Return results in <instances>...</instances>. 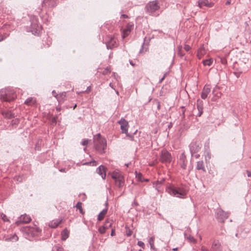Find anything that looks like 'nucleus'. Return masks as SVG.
Instances as JSON below:
<instances>
[{
    "label": "nucleus",
    "instance_id": "a18cd8bd",
    "mask_svg": "<svg viewBox=\"0 0 251 251\" xmlns=\"http://www.w3.org/2000/svg\"><path fill=\"white\" fill-rule=\"evenodd\" d=\"M56 249V251H64V250L63 249H62V248H55Z\"/></svg>",
    "mask_w": 251,
    "mask_h": 251
},
{
    "label": "nucleus",
    "instance_id": "6ab92c4d",
    "mask_svg": "<svg viewBox=\"0 0 251 251\" xmlns=\"http://www.w3.org/2000/svg\"><path fill=\"white\" fill-rule=\"evenodd\" d=\"M98 174L104 179L106 176V168L103 166H100L97 169Z\"/></svg>",
    "mask_w": 251,
    "mask_h": 251
},
{
    "label": "nucleus",
    "instance_id": "a211bd4d",
    "mask_svg": "<svg viewBox=\"0 0 251 251\" xmlns=\"http://www.w3.org/2000/svg\"><path fill=\"white\" fill-rule=\"evenodd\" d=\"M197 106V109L199 111V113L197 116L198 117H201L203 113V101L200 99L198 100Z\"/></svg>",
    "mask_w": 251,
    "mask_h": 251
},
{
    "label": "nucleus",
    "instance_id": "412c9836",
    "mask_svg": "<svg viewBox=\"0 0 251 251\" xmlns=\"http://www.w3.org/2000/svg\"><path fill=\"white\" fill-rule=\"evenodd\" d=\"M62 222V220H55L50 222L49 224V226L51 228L56 227Z\"/></svg>",
    "mask_w": 251,
    "mask_h": 251
},
{
    "label": "nucleus",
    "instance_id": "e2e57ef3",
    "mask_svg": "<svg viewBox=\"0 0 251 251\" xmlns=\"http://www.w3.org/2000/svg\"><path fill=\"white\" fill-rule=\"evenodd\" d=\"M139 251H142L140 250Z\"/></svg>",
    "mask_w": 251,
    "mask_h": 251
},
{
    "label": "nucleus",
    "instance_id": "f257e3e1",
    "mask_svg": "<svg viewBox=\"0 0 251 251\" xmlns=\"http://www.w3.org/2000/svg\"><path fill=\"white\" fill-rule=\"evenodd\" d=\"M166 192L174 197L184 199L186 197L188 190L183 186H176L174 184H171L166 188Z\"/></svg>",
    "mask_w": 251,
    "mask_h": 251
},
{
    "label": "nucleus",
    "instance_id": "5fc2aeb1",
    "mask_svg": "<svg viewBox=\"0 0 251 251\" xmlns=\"http://www.w3.org/2000/svg\"><path fill=\"white\" fill-rule=\"evenodd\" d=\"M221 95V93H219V94H218V93H217V97H218V98L220 97Z\"/></svg>",
    "mask_w": 251,
    "mask_h": 251
},
{
    "label": "nucleus",
    "instance_id": "423d86ee",
    "mask_svg": "<svg viewBox=\"0 0 251 251\" xmlns=\"http://www.w3.org/2000/svg\"><path fill=\"white\" fill-rule=\"evenodd\" d=\"M160 160L162 163H170L172 161L171 154L166 150H162L160 154Z\"/></svg>",
    "mask_w": 251,
    "mask_h": 251
},
{
    "label": "nucleus",
    "instance_id": "c85d7f7f",
    "mask_svg": "<svg viewBox=\"0 0 251 251\" xmlns=\"http://www.w3.org/2000/svg\"><path fill=\"white\" fill-rule=\"evenodd\" d=\"M197 169L198 170H202L203 171H205L203 162L202 161H200L197 162Z\"/></svg>",
    "mask_w": 251,
    "mask_h": 251
},
{
    "label": "nucleus",
    "instance_id": "6e6552de",
    "mask_svg": "<svg viewBox=\"0 0 251 251\" xmlns=\"http://www.w3.org/2000/svg\"><path fill=\"white\" fill-rule=\"evenodd\" d=\"M229 216V214L223 211L221 209H218L216 212L217 218L221 222H224V221L227 219Z\"/></svg>",
    "mask_w": 251,
    "mask_h": 251
},
{
    "label": "nucleus",
    "instance_id": "09e8293b",
    "mask_svg": "<svg viewBox=\"0 0 251 251\" xmlns=\"http://www.w3.org/2000/svg\"><path fill=\"white\" fill-rule=\"evenodd\" d=\"M247 176L249 177H251V173L248 171H247Z\"/></svg>",
    "mask_w": 251,
    "mask_h": 251
},
{
    "label": "nucleus",
    "instance_id": "c03bdc74",
    "mask_svg": "<svg viewBox=\"0 0 251 251\" xmlns=\"http://www.w3.org/2000/svg\"><path fill=\"white\" fill-rule=\"evenodd\" d=\"M138 245L141 247H143L144 245V244L143 242L142 241H138Z\"/></svg>",
    "mask_w": 251,
    "mask_h": 251
},
{
    "label": "nucleus",
    "instance_id": "4468645a",
    "mask_svg": "<svg viewBox=\"0 0 251 251\" xmlns=\"http://www.w3.org/2000/svg\"><path fill=\"white\" fill-rule=\"evenodd\" d=\"M31 220V218L26 214L22 215L19 218V221L16 222L17 225L20 223H28Z\"/></svg>",
    "mask_w": 251,
    "mask_h": 251
},
{
    "label": "nucleus",
    "instance_id": "37998d69",
    "mask_svg": "<svg viewBox=\"0 0 251 251\" xmlns=\"http://www.w3.org/2000/svg\"><path fill=\"white\" fill-rule=\"evenodd\" d=\"M188 239L189 240V241L191 242H195V239L193 237L189 236V237H188Z\"/></svg>",
    "mask_w": 251,
    "mask_h": 251
},
{
    "label": "nucleus",
    "instance_id": "603ef678",
    "mask_svg": "<svg viewBox=\"0 0 251 251\" xmlns=\"http://www.w3.org/2000/svg\"><path fill=\"white\" fill-rule=\"evenodd\" d=\"M52 122L54 123H56V118L53 117L52 120Z\"/></svg>",
    "mask_w": 251,
    "mask_h": 251
},
{
    "label": "nucleus",
    "instance_id": "20e7f679",
    "mask_svg": "<svg viewBox=\"0 0 251 251\" xmlns=\"http://www.w3.org/2000/svg\"><path fill=\"white\" fill-rule=\"evenodd\" d=\"M111 176L115 180L116 185L119 187L124 185L125 183L124 176L120 172L118 171H114L111 174Z\"/></svg>",
    "mask_w": 251,
    "mask_h": 251
},
{
    "label": "nucleus",
    "instance_id": "c756f323",
    "mask_svg": "<svg viewBox=\"0 0 251 251\" xmlns=\"http://www.w3.org/2000/svg\"><path fill=\"white\" fill-rule=\"evenodd\" d=\"M82 203L81 202H78L76 205V208L79 210V212L81 214H84V211L82 209Z\"/></svg>",
    "mask_w": 251,
    "mask_h": 251
},
{
    "label": "nucleus",
    "instance_id": "9b49d317",
    "mask_svg": "<svg viewBox=\"0 0 251 251\" xmlns=\"http://www.w3.org/2000/svg\"><path fill=\"white\" fill-rule=\"evenodd\" d=\"M25 232L32 236H37L40 232V229L36 226L29 227L27 226L25 228Z\"/></svg>",
    "mask_w": 251,
    "mask_h": 251
},
{
    "label": "nucleus",
    "instance_id": "7c9ffc66",
    "mask_svg": "<svg viewBox=\"0 0 251 251\" xmlns=\"http://www.w3.org/2000/svg\"><path fill=\"white\" fill-rule=\"evenodd\" d=\"M213 63V59L210 58L209 59H206L203 61V64L204 66H210Z\"/></svg>",
    "mask_w": 251,
    "mask_h": 251
},
{
    "label": "nucleus",
    "instance_id": "4be33fe9",
    "mask_svg": "<svg viewBox=\"0 0 251 251\" xmlns=\"http://www.w3.org/2000/svg\"><path fill=\"white\" fill-rule=\"evenodd\" d=\"M206 53V50L204 48H200L197 52V56L200 59Z\"/></svg>",
    "mask_w": 251,
    "mask_h": 251
},
{
    "label": "nucleus",
    "instance_id": "b1692460",
    "mask_svg": "<svg viewBox=\"0 0 251 251\" xmlns=\"http://www.w3.org/2000/svg\"><path fill=\"white\" fill-rule=\"evenodd\" d=\"M36 102V100L33 98H28L25 102V103L28 105H34Z\"/></svg>",
    "mask_w": 251,
    "mask_h": 251
},
{
    "label": "nucleus",
    "instance_id": "39448f33",
    "mask_svg": "<svg viewBox=\"0 0 251 251\" xmlns=\"http://www.w3.org/2000/svg\"><path fill=\"white\" fill-rule=\"evenodd\" d=\"M161 0H155L149 2L146 5L147 11L152 14L160 8V2Z\"/></svg>",
    "mask_w": 251,
    "mask_h": 251
},
{
    "label": "nucleus",
    "instance_id": "7ed1b4c3",
    "mask_svg": "<svg viewBox=\"0 0 251 251\" xmlns=\"http://www.w3.org/2000/svg\"><path fill=\"white\" fill-rule=\"evenodd\" d=\"M16 97V94L12 90L3 89L0 92V98L3 101H10L14 100Z\"/></svg>",
    "mask_w": 251,
    "mask_h": 251
},
{
    "label": "nucleus",
    "instance_id": "3c124183",
    "mask_svg": "<svg viewBox=\"0 0 251 251\" xmlns=\"http://www.w3.org/2000/svg\"><path fill=\"white\" fill-rule=\"evenodd\" d=\"M122 17L123 18H128L127 15H125V14H123V15H122Z\"/></svg>",
    "mask_w": 251,
    "mask_h": 251
},
{
    "label": "nucleus",
    "instance_id": "72a5a7b5",
    "mask_svg": "<svg viewBox=\"0 0 251 251\" xmlns=\"http://www.w3.org/2000/svg\"><path fill=\"white\" fill-rule=\"evenodd\" d=\"M0 218H1L4 222H9V220L7 216L3 213H0Z\"/></svg>",
    "mask_w": 251,
    "mask_h": 251
},
{
    "label": "nucleus",
    "instance_id": "4c0bfd02",
    "mask_svg": "<svg viewBox=\"0 0 251 251\" xmlns=\"http://www.w3.org/2000/svg\"><path fill=\"white\" fill-rule=\"evenodd\" d=\"M220 62L223 65H226L227 63L226 59L225 58L220 57Z\"/></svg>",
    "mask_w": 251,
    "mask_h": 251
},
{
    "label": "nucleus",
    "instance_id": "9d476101",
    "mask_svg": "<svg viewBox=\"0 0 251 251\" xmlns=\"http://www.w3.org/2000/svg\"><path fill=\"white\" fill-rule=\"evenodd\" d=\"M134 24L132 23H128L125 28L122 30V36L123 39L126 37L133 29Z\"/></svg>",
    "mask_w": 251,
    "mask_h": 251
},
{
    "label": "nucleus",
    "instance_id": "de8ad7c7",
    "mask_svg": "<svg viewBox=\"0 0 251 251\" xmlns=\"http://www.w3.org/2000/svg\"><path fill=\"white\" fill-rule=\"evenodd\" d=\"M90 91H91V87H90V86H89V87H88L87 89V90L86 91V92L87 93H89Z\"/></svg>",
    "mask_w": 251,
    "mask_h": 251
},
{
    "label": "nucleus",
    "instance_id": "ea45409f",
    "mask_svg": "<svg viewBox=\"0 0 251 251\" xmlns=\"http://www.w3.org/2000/svg\"><path fill=\"white\" fill-rule=\"evenodd\" d=\"M111 71L109 68H106L104 71L103 72V75H107L110 73Z\"/></svg>",
    "mask_w": 251,
    "mask_h": 251
},
{
    "label": "nucleus",
    "instance_id": "bb28decb",
    "mask_svg": "<svg viewBox=\"0 0 251 251\" xmlns=\"http://www.w3.org/2000/svg\"><path fill=\"white\" fill-rule=\"evenodd\" d=\"M66 97V92H63L61 94H60L59 95H58L57 98V100L59 102L63 101L64 99Z\"/></svg>",
    "mask_w": 251,
    "mask_h": 251
},
{
    "label": "nucleus",
    "instance_id": "c9c22d12",
    "mask_svg": "<svg viewBox=\"0 0 251 251\" xmlns=\"http://www.w3.org/2000/svg\"><path fill=\"white\" fill-rule=\"evenodd\" d=\"M149 242L151 246V247L152 248L154 246V238L152 237H151L149 239Z\"/></svg>",
    "mask_w": 251,
    "mask_h": 251
},
{
    "label": "nucleus",
    "instance_id": "13d9d810",
    "mask_svg": "<svg viewBox=\"0 0 251 251\" xmlns=\"http://www.w3.org/2000/svg\"><path fill=\"white\" fill-rule=\"evenodd\" d=\"M76 107V104H75V106H74V108L73 109H75Z\"/></svg>",
    "mask_w": 251,
    "mask_h": 251
},
{
    "label": "nucleus",
    "instance_id": "1a4fd4ad",
    "mask_svg": "<svg viewBox=\"0 0 251 251\" xmlns=\"http://www.w3.org/2000/svg\"><path fill=\"white\" fill-rule=\"evenodd\" d=\"M201 144L199 141H194L191 143L190 149L192 154L198 152L200 150Z\"/></svg>",
    "mask_w": 251,
    "mask_h": 251
},
{
    "label": "nucleus",
    "instance_id": "79ce46f5",
    "mask_svg": "<svg viewBox=\"0 0 251 251\" xmlns=\"http://www.w3.org/2000/svg\"><path fill=\"white\" fill-rule=\"evenodd\" d=\"M184 48L186 51H189L191 49L190 46L188 45H185Z\"/></svg>",
    "mask_w": 251,
    "mask_h": 251
},
{
    "label": "nucleus",
    "instance_id": "ddd939ff",
    "mask_svg": "<svg viewBox=\"0 0 251 251\" xmlns=\"http://www.w3.org/2000/svg\"><path fill=\"white\" fill-rule=\"evenodd\" d=\"M213 5L214 3L209 1L208 0H200L198 1V6L200 8H202L203 6L211 7Z\"/></svg>",
    "mask_w": 251,
    "mask_h": 251
},
{
    "label": "nucleus",
    "instance_id": "864d4df0",
    "mask_svg": "<svg viewBox=\"0 0 251 251\" xmlns=\"http://www.w3.org/2000/svg\"><path fill=\"white\" fill-rule=\"evenodd\" d=\"M143 181L148 182L149 181V180L148 179H145L143 178Z\"/></svg>",
    "mask_w": 251,
    "mask_h": 251
},
{
    "label": "nucleus",
    "instance_id": "dca6fc26",
    "mask_svg": "<svg viewBox=\"0 0 251 251\" xmlns=\"http://www.w3.org/2000/svg\"><path fill=\"white\" fill-rule=\"evenodd\" d=\"M56 0H44L43 6L53 7L56 5Z\"/></svg>",
    "mask_w": 251,
    "mask_h": 251
},
{
    "label": "nucleus",
    "instance_id": "f3484780",
    "mask_svg": "<svg viewBox=\"0 0 251 251\" xmlns=\"http://www.w3.org/2000/svg\"><path fill=\"white\" fill-rule=\"evenodd\" d=\"M179 164L181 167L185 169L186 168V156L184 153H182L179 157Z\"/></svg>",
    "mask_w": 251,
    "mask_h": 251
},
{
    "label": "nucleus",
    "instance_id": "2eb2a0df",
    "mask_svg": "<svg viewBox=\"0 0 251 251\" xmlns=\"http://www.w3.org/2000/svg\"><path fill=\"white\" fill-rule=\"evenodd\" d=\"M211 91V88L209 85H205L202 89V92L201 93V98L202 99H205L208 95L209 94Z\"/></svg>",
    "mask_w": 251,
    "mask_h": 251
},
{
    "label": "nucleus",
    "instance_id": "58836bf2",
    "mask_svg": "<svg viewBox=\"0 0 251 251\" xmlns=\"http://www.w3.org/2000/svg\"><path fill=\"white\" fill-rule=\"evenodd\" d=\"M90 140H89L88 139H83L82 143H81V144L83 145V146H87L88 145V144L89 143Z\"/></svg>",
    "mask_w": 251,
    "mask_h": 251
},
{
    "label": "nucleus",
    "instance_id": "f704fd0d",
    "mask_svg": "<svg viewBox=\"0 0 251 251\" xmlns=\"http://www.w3.org/2000/svg\"><path fill=\"white\" fill-rule=\"evenodd\" d=\"M106 229L104 227V226H102L101 227H100L99 228V231L100 232V233L101 234H103L105 232V231H106Z\"/></svg>",
    "mask_w": 251,
    "mask_h": 251
},
{
    "label": "nucleus",
    "instance_id": "5701e85b",
    "mask_svg": "<svg viewBox=\"0 0 251 251\" xmlns=\"http://www.w3.org/2000/svg\"><path fill=\"white\" fill-rule=\"evenodd\" d=\"M70 232L67 229H64L61 232V239L62 240H66L69 236Z\"/></svg>",
    "mask_w": 251,
    "mask_h": 251
},
{
    "label": "nucleus",
    "instance_id": "f8f14e48",
    "mask_svg": "<svg viewBox=\"0 0 251 251\" xmlns=\"http://www.w3.org/2000/svg\"><path fill=\"white\" fill-rule=\"evenodd\" d=\"M118 123L120 125L122 132L127 133L129 126L128 122L125 119H122Z\"/></svg>",
    "mask_w": 251,
    "mask_h": 251
},
{
    "label": "nucleus",
    "instance_id": "cd10ccee",
    "mask_svg": "<svg viewBox=\"0 0 251 251\" xmlns=\"http://www.w3.org/2000/svg\"><path fill=\"white\" fill-rule=\"evenodd\" d=\"M113 221L111 220L107 219L106 220L103 226L107 229L112 226Z\"/></svg>",
    "mask_w": 251,
    "mask_h": 251
},
{
    "label": "nucleus",
    "instance_id": "f03ea898",
    "mask_svg": "<svg viewBox=\"0 0 251 251\" xmlns=\"http://www.w3.org/2000/svg\"><path fill=\"white\" fill-rule=\"evenodd\" d=\"M94 143L96 150L100 153L104 152L106 147V141L104 138H102L99 133L94 137Z\"/></svg>",
    "mask_w": 251,
    "mask_h": 251
},
{
    "label": "nucleus",
    "instance_id": "473e14b6",
    "mask_svg": "<svg viewBox=\"0 0 251 251\" xmlns=\"http://www.w3.org/2000/svg\"><path fill=\"white\" fill-rule=\"evenodd\" d=\"M136 173V177L137 178L138 180L140 182H143V177L142 174L140 173H137V172H135Z\"/></svg>",
    "mask_w": 251,
    "mask_h": 251
},
{
    "label": "nucleus",
    "instance_id": "49530a36",
    "mask_svg": "<svg viewBox=\"0 0 251 251\" xmlns=\"http://www.w3.org/2000/svg\"><path fill=\"white\" fill-rule=\"evenodd\" d=\"M111 235L112 236L115 235V229H112V231H111Z\"/></svg>",
    "mask_w": 251,
    "mask_h": 251
},
{
    "label": "nucleus",
    "instance_id": "052dcab7",
    "mask_svg": "<svg viewBox=\"0 0 251 251\" xmlns=\"http://www.w3.org/2000/svg\"><path fill=\"white\" fill-rule=\"evenodd\" d=\"M177 248H175V249H173V250H174V251H177Z\"/></svg>",
    "mask_w": 251,
    "mask_h": 251
},
{
    "label": "nucleus",
    "instance_id": "6e6d98bb",
    "mask_svg": "<svg viewBox=\"0 0 251 251\" xmlns=\"http://www.w3.org/2000/svg\"><path fill=\"white\" fill-rule=\"evenodd\" d=\"M130 64L133 66H135L134 64H133L132 61H130Z\"/></svg>",
    "mask_w": 251,
    "mask_h": 251
},
{
    "label": "nucleus",
    "instance_id": "bf43d9fd",
    "mask_svg": "<svg viewBox=\"0 0 251 251\" xmlns=\"http://www.w3.org/2000/svg\"><path fill=\"white\" fill-rule=\"evenodd\" d=\"M216 100V98H213L212 99V100H213V101H215V100Z\"/></svg>",
    "mask_w": 251,
    "mask_h": 251
},
{
    "label": "nucleus",
    "instance_id": "4d7b16f0",
    "mask_svg": "<svg viewBox=\"0 0 251 251\" xmlns=\"http://www.w3.org/2000/svg\"><path fill=\"white\" fill-rule=\"evenodd\" d=\"M216 92V89H214L213 91V93L215 94V93Z\"/></svg>",
    "mask_w": 251,
    "mask_h": 251
},
{
    "label": "nucleus",
    "instance_id": "680f3d73",
    "mask_svg": "<svg viewBox=\"0 0 251 251\" xmlns=\"http://www.w3.org/2000/svg\"><path fill=\"white\" fill-rule=\"evenodd\" d=\"M164 77H165V76H163V77H162V79H161V81L164 79Z\"/></svg>",
    "mask_w": 251,
    "mask_h": 251
},
{
    "label": "nucleus",
    "instance_id": "a878e982",
    "mask_svg": "<svg viewBox=\"0 0 251 251\" xmlns=\"http://www.w3.org/2000/svg\"><path fill=\"white\" fill-rule=\"evenodd\" d=\"M107 213V209L103 210L98 215V220L99 221L102 220Z\"/></svg>",
    "mask_w": 251,
    "mask_h": 251
},
{
    "label": "nucleus",
    "instance_id": "8fccbe9b",
    "mask_svg": "<svg viewBox=\"0 0 251 251\" xmlns=\"http://www.w3.org/2000/svg\"><path fill=\"white\" fill-rule=\"evenodd\" d=\"M231 3V0H228L226 3V5H229Z\"/></svg>",
    "mask_w": 251,
    "mask_h": 251
},
{
    "label": "nucleus",
    "instance_id": "aec40b11",
    "mask_svg": "<svg viewBox=\"0 0 251 251\" xmlns=\"http://www.w3.org/2000/svg\"><path fill=\"white\" fill-rule=\"evenodd\" d=\"M211 249L213 251H221V245L218 241H214L212 245Z\"/></svg>",
    "mask_w": 251,
    "mask_h": 251
},
{
    "label": "nucleus",
    "instance_id": "2f4dec72",
    "mask_svg": "<svg viewBox=\"0 0 251 251\" xmlns=\"http://www.w3.org/2000/svg\"><path fill=\"white\" fill-rule=\"evenodd\" d=\"M164 181V180L162 181H156L154 182H153V187L155 188L156 189H157L158 191H159V185L162 184Z\"/></svg>",
    "mask_w": 251,
    "mask_h": 251
},
{
    "label": "nucleus",
    "instance_id": "a19ab883",
    "mask_svg": "<svg viewBox=\"0 0 251 251\" xmlns=\"http://www.w3.org/2000/svg\"><path fill=\"white\" fill-rule=\"evenodd\" d=\"M200 251H209V250L206 247L202 246L201 247Z\"/></svg>",
    "mask_w": 251,
    "mask_h": 251
},
{
    "label": "nucleus",
    "instance_id": "393cba45",
    "mask_svg": "<svg viewBox=\"0 0 251 251\" xmlns=\"http://www.w3.org/2000/svg\"><path fill=\"white\" fill-rule=\"evenodd\" d=\"M2 114L5 118L7 119H11L14 117V114L9 111H3L2 112Z\"/></svg>",
    "mask_w": 251,
    "mask_h": 251
},
{
    "label": "nucleus",
    "instance_id": "0eeeda50",
    "mask_svg": "<svg viewBox=\"0 0 251 251\" xmlns=\"http://www.w3.org/2000/svg\"><path fill=\"white\" fill-rule=\"evenodd\" d=\"M105 41L108 49L115 48L118 46L117 39L111 36H107L106 38Z\"/></svg>",
    "mask_w": 251,
    "mask_h": 251
},
{
    "label": "nucleus",
    "instance_id": "e433bc0d",
    "mask_svg": "<svg viewBox=\"0 0 251 251\" xmlns=\"http://www.w3.org/2000/svg\"><path fill=\"white\" fill-rule=\"evenodd\" d=\"M85 164H89L92 166H96L97 165V162L96 161H93L92 162H90L88 163H83V165Z\"/></svg>",
    "mask_w": 251,
    "mask_h": 251
}]
</instances>
